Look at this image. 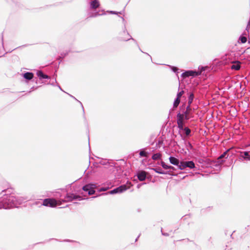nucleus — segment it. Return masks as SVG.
I'll return each instance as SVG.
<instances>
[{
  "label": "nucleus",
  "instance_id": "obj_30",
  "mask_svg": "<svg viewBox=\"0 0 250 250\" xmlns=\"http://www.w3.org/2000/svg\"><path fill=\"white\" fill-rule=\"evenodd\" d=\"M178 68L177 67H173L172 68V70L174 71V72H176L177 70H178Z\"/></svg>",
  "mask_w": 250,
  "mask_h": 250
},
{
  "label": "nucleus",
  "instance_id": "obj_23",
  "mask_svg": "<svg viewBox=\"0 0 250 250\" xmlns=\"http://www.w3.org/2000/svg\"><path fill=\"white\" fill-rule=\"evenodd\" d=\"M240 40L243 43H245L247 41V38L245 37H241Z\"/></svg>",
  "mask_w": 250,
  "mask_h": 250
},
{
  "label": "nucleus",
  "instance_id": "obj_8",
  "mask_svg": "<svg viewBox=\"0 0 250 250\" xmlns=\"http://www.w3.org/2000/svg\"><path fill=\"white\" fill-rule=\"evenodd\" d=\"M191 108L190 105H188L186 111L183 114L185 116V119L188 120L192 116H191Z\"/></svg>",
  "mask_w": 250,
  "mask_h": 250
},
{
  "label": "nucleus",
  "instance_id": "obj_15",
  "mask_svg": "<svg viewBox=\"0 0 250 250\" xmlns=\"http://www.w3.org/2000/svg\"><path fill=\"white\" fill-rule=\"evenodd\" d=\"M15 199H16L15 196H14L13 195L9 196L8 199V202H7L8 204H14V202L15 201Z\"/></svg>",
  "mask_w": 250,
  "mask_h": 250
},
{
  "label": "nucleus",
  "instance_id": "obj_2",
  "mask_svg": "<svg viewBox=\"0 0 250 250\" xmlns=\"http://www.w3.org/2000/svg\"><path fill=\"white\" fill-rule=\"evenodd\" d=\"M178 167L181 170L184 169L186 167L193 168L195 167V165L192 161H182L180 163Z\"/></svg>",
  "mask_w": 250,
  "mask_h": 250
},
{
  "label": "nucleus",
  "instance_id": "obj_29",
  "mask_svg": "<svg viewBox=\"0 0 250 250\" xmlns=\"http://www.w3.org/2000/svg\"><path fill=\"white\" fill-rule=\"evenodd\" d=\"M99 14H98V13H93L92 16H91V17H96L98 15H99Z\"/></svg>",
  "mask_w": 250,
  "mask_h": 250
},
{
  "label": "nucleus",
  "instance_id": "obj_13",
  "mask_svg": "<svg viewBox=\"0 0 250 250\" xmlns=\"http://www.w3.org/2000/svg\"><path fill=\"white\" fill-rule=\"evenodd\" d=\"M234 64L231 65V68L232 69H234L236 70H238L240 68V63L239 62H233Z\"/></svg>",
  "mask_w": 250,
  "mask_h": 250
},
{
  "label": "nucleus",
  "instance_id": "obj_25",
  "mask_svg": "<svg viewBox=\"0 0 250 250\" xmlns=\"http://www.w3.org/2000/svg\"><path fill=\"white\" fill-rule=\"evenodd\" d=\"M229 151L227 150L226 151H225V152L223 153V154H222L219 158H218V159H222L224 157H225L226 156V155L228 153V151Z\"/></svg>",
  "mask_w": 250,
  "mask_h": 250
},
{
  "label": "nucleus",
  "instance_id": "obj_1",
  "mask_svg": "<svg viewBox=\"0 0 250 250\" xmlns=\"http://www.w3.org/2000/svg\"><path fill=\"white\" fill-rule=\"evenodd\" d=\"M185 119V116L183 114H181L180 113H178L177 115V123L178 125V127L180 129H184V120Z\"/></svg>",
  "mask_w": 250,
  "mask_h": 250
},
{
  "label": "nucleus",
  "instance_id": "obj_20",
  "mask_svg": "<svg viewBox=\"0 0 250 250\" xmlns=\"http://www.w3.org/2000/svg\"><path fill=\"white\" fill-rule=\"evenodd\" d=\"M161 165L163 167L166 169H169V168H173V167L171 166H168L164 162H161Z\"/></svg>",
  "mask_w": 250,
  "mask_h": 250
},
{
  "label": "nucleus",
  "instance_id": "obj_5",
  "mask_svg": "<svg viewBox=\"0 0 250 250\" xmlns=\"http://www.w3.org/2000/svg\"><path fill=\"white\" fill-rule=\"evenodd\" d=\"M77 199L79 200H82L83 199L81 196L77 195L73 193H68L65 197V199L67 202H71L73 200Z\"/></svg>",
  "mask_w": 250,
  "mask_h": 250
},
{
  "label": "nucleus",
  "instance_id": "obj_4",
  "mask_svg": "<svg viewBox=\"0 0 250 250\" xmlns=\"http://www.w3.org/2000/svg\"><path fill=\"white\" fill-rule=\"evenodd\" d=\"M96 188L95 184H87L83 187V189L85 191H88L89 195H93L95 193L94 189Z\"/></svg>",
  "mask_w": 250,
  "mask_h": 250
},
{
  "label": "nucleus",
  "instance_id": "obj_7",
  "mask_svg": "<svg viewBox=\"0 0 250 250\" xmlns=\"http://www.w3.org/2000/svg\"><path fill=\"white\" fill-rule=\"evenodd\" d=\"M198 75H199V72L190 70L186 71L185 72L183 73L182 75L183 78H186L189 76H198Z\"/></svg>",
  "mask_w": 250,
  "mask_h": 250
},
{
  "label": "nucleus",
  "instance_id": "obj_16",
  "mask_svg": "<svg viewBox=\"0 0 250 250\" xmlns=\"http://www.w3.org/2000/svg\"><path fill=\"white\" fill-rule=\"evenodd\" d=\"M118 189V192H122L127 189V187L126 185H122L117 188Z\"/></svg>",
  "mask_w": 250,
  "mask_h": 250
},
{
  "label": "nucleus",
  "instance_id": "obj_22",
  "mask_svg": "<svg viewBox=\"0 0 250 250\" xmlns=\"http://www.w3.org/2000/svg\"><path fill=\"white\" fill-rule=\"evenodd\" d=\"M184 129L185 131V133H186V135H187V136L189 135L191 132L190 129L189 128H188V127H185Z\"/></svg>",
  "mask_w": 250,
  "mask_h": 250
},
{
  "label": "nucleus",
  "instance_id": "obj_9",
  "mask_svg": "<svg viewBox=\"0 0 250 250\" xmlns=\"http://www.w3.org/2000/svg\"><path fill=\"white\" fill-rule=\"evenodd\" d=\"M241 157L246 161H250V151L241 152Z\"/></svg>",
  "mask_w": 250,
  "mask_h": 250
},
{
  "label": "nucleus",
  "instance_id": "obj_10",
  "mask_svg": "<svg viewBox=\"0 0 250 250\" xmlns=\"http://www.w3.org/2000/svg\"><path fill=\"white\" fill-rule=\"evenodd\" d=\"M137 177L140 181H143L146 179V172L145 171H140L137 174Z\"/></svg>",
  "mask_w": 250,
  "mask_h": 250
},
{
  "label": "nucleus",
  "instance_id": "obj_3",
  "mask_svg": "<svg viewBox=\"0 0 250 250\" xmlns=\"http://www.w3.org/2000/svg\"><path fill=\"white\" fill-rule=\"evenodd\" d=\"M58 205L57 201L55 199L47 198L43 200V205L44 206H48L52 208L56 207Z\"/></svg>",
  "mask_w": 250,
  "mask_h": 250
},
{
  "label": "nucleus",
  "instance_id": "obj_24",
  "mask_svg": "<svg viewBox=\"0 0 250 250\" xmlns=\"http://www.w3.org/2000/svg\"><path fill=\"white\" fill-rule=\"evenodd\" d=\"M140 155L142 157H147V152L145 151H141L140 152Z\"/></svg>",
  "mask_w": 250,
  "mask_h": 250
},
{
  "label": "nucleus",
  "instance_id": "obj_21",
  "mask_svg": "<svg viewBox=\"0 0 250 250\" xmlns=\"http://www.w3.org/2000/svg\"><path fill=\"white\" fill-rule=\"evenodd\" d=\"M193 98H194V94L193 93H191L190 94L189 98H188V105H190V104L192 103Z\"/></svg>",
  "mask_w": 250,
  "mask_h": 250
},
{
  "label": "nucleus",
  "instance_id": "obj_26",
  "mask_svg": "<svg viewBox=\"0 0 250 250\" xmlns=\"http://www.w3.org/2000/svg\"><path fill=\"white\" fill-rule=\"evenodd\" d=\"M184 91L182 90L181 91H180V92H179L177 94V97L181 98V96L184 94Z\"/></svg>",
  "mask_w": 250,
  "mask_h": 250
},
{
  "label": "nucleus",
  "instance_id": "obj_28",
  "mask_svg": "<svg viewBox=\"0 0 250 250\" xmlns=\"http://www.w3.org/2000/svg\"><path fill=\"white\" fill-rule=\"evenodd\" d=\"M154 170L157 172V173H160V174H164L165 173L164 172H162L161 171H160L159 170V169L158 168H155L154 169Z\"/></svg>",
  "mask_w": 250,
  "mask_h": 250
},
{
  "label": "nucleus",
  "instance_id": "obj_27",
  "mask_svg": "<svg viewBox=\"0 0 250 250\" xmlns=\"http://www.w3.org/2000/svg\"><path fill=\"white\" fill-rule=\"evenodd\" d=\"M109 192L110 194H114V193H118V189L117 188H115L113 190L110 191Z\"/></svg>",
  "mask_w": 250,
  "mask_h": 250
},
{
  "label": "nucleus",
  "instance_id": "obj_18",
  "mask_svg": "<svg viewBox=\"0 0 250 250\" xmlns=\"http://www.w3.org/2000/svg\"><path fill=\"white\" fill-rule=\"evenodd\" d=\"M161 157H162V155L160 153H158L154 154L152 156V158L154 160H156L160 159L161 158Z\"/></svg>",
  "mask_w": 250,
  "mask_h": 250
},
{
  "label": "nucleus",
  "instance_id": "obj_6",
  "mask_svg": "<svg viewBox=\"0 0 250 250\" xmlns=\"http://www.w3.org/2000/svg\"><path fill=\"white\" fill-rule=\"evenodd\" d=\"M119 38L122 41H126L130 39V36L126 31H124L119 34Z\"/></svg>",
  "mask_w": 250,
  "mask_h": 250
},
{
  "label": "nucleus",
  "instance_id": "obj_12",
  "mask_svg": "<svg viewBox=\"0 0 250 250\" xmlns=\"http://www.w3.org/2000/svg\"><path fill=\"white\" fill-rule=\"evenodd\" d=\"M169 160L170 163L174 165L177 166L178 167L180 164L179 160L174 157H170Z\"/></svg>",
  "mask_w": 250,
  "mask_h": 250
},
{
  "label": "nucleus",
  "instance_id": "obj_19",
  "mask_svg": "<svg viewBox=\"0 0 250 250\" xmlns=\"http://www.w3.org/2000/svg\"><path fill=\"white\" fill-rule=\"evenodd\" d=\"M37 75L39 77L43 78V79H46L48 78V76L45 74H44L42 71H40L37 73Z\"/></svg>",
  "mask_w": 250,
  "mask_h": 250
},
{
  "label": "nucleus",
  "instance_id": "obj_14",
  "mask_svg": "<svg viewBox=\"0 0 250 250\" xmlns=\"http://www.w3.org/2000/svg\"><path fill=\"white\" fill-rule=\"evenodd\" d=\"M34 75L31 72H26L24 74L23 77L25 79L30 80L33 78Z\"/></svg>",
  "mask_w": 250,
  "mask_h": 250
},
{
  "label": "nucleus",
  "instance_id": "obj_17",
  "mask_svg": "<svg viewBox=\"0 0 250 250\" xmlns=\"http://www.w3.org/2000/svg\"><path fill=\"white\" fill-rule=\"evenodd\" d=\"M180 103V98L177 97L173 104V108H176L177 107Z\"/></svg>",
  "mask_w": 250,
  "mask_h": 250
},
{
  "label": "nucleus",
  "instance_id": "obj_11",
  "mask_svg": "<svg viewBox=\"0 0 250 250\" xmlns=\"http://www.w3.org/2000/svg\"><path fill=\"white\" fill-rule=\"evenodd\" d=\"M100 6L99 1L98 0H92L90 3V7L91 9H95Z\"/></svg>",
  "mask_w": 250,
  "mask_h": 250
}]
</instances>
